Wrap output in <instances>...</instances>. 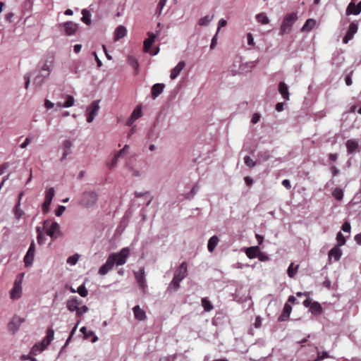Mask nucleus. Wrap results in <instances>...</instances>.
<instances>
[{
    "mask_svg": "<svg viewBox=\"0 0 361 361\" xmlns=\"http://www.w3.org/2000/svg\"><path fill=\"white\" fill-rule=\"evenodd\" d=\"M297 19L298 16L295 13H289L286 14L281 25L279 34L281 35L288 34L291 31L292 26Z\"/></svg>",
    "mask_w": 361,
    "mask_h": 361,
    "instance_id": "1",
    "label": "nucleus"
},
{
    "mask_svg": "<svg viewBox=\"0 0 361 361\" xmlns=\"http://www.w3.org/2000/svg\"><path fill=\"white\" fill-rule=\"evenodd\" d=\"M129 254L130 249L128 247H123L119 252L111 253L109 257L114 255V265L121 266L126 264Z\"/></svg>",
    "mask_w": 361,
    "mask_h": 361,
    "instance_id": "2",
    "label": "nucleus"
},
{
    "mask_svg": "<svg viewBox=\"0 0 361 361\" xmlns=\"http://www.w3.org/2000/svg\"><path fill=\"white\" fill-rule=\"evenodd\" d=\"M97 201V194L93 191L85 192L80 200V204L85 207H92Z\"/></svg>",
    "mask_w": 361,
    "mask_h": 361,
    "instance_id": "3",
    "label": "nucleus"
},
{
    "mask_svg": "<svg viewBox=\"0 0 361 361\" xmlns=\"http://www.w3.org/2000/svg\"><path fill=\"white\" fill-rule=\"evenodd\" d=\"M44 228H47V235L53 240L56 239L60 233L59 225L57 222H51L46 220L44 221Z\"/></svg>",
    "mask_w": 361,
    "mask_h": 361,
    "instance_id": "4",
    "label": "nucleus"
},
{
    "mask_svg": "<svg viewBox=\"0 0 361 361\" xmlns=\"http://www.w3.org/2000/svg\"><path fill=\"white\" fill-rule=\"evenodd\" d=\"M23 276V274H20L16 279L15 280L13 287L11 290L10 292V296L11 298L13 300L19 299L21 297L22 295V288H21V283H22V277Z\"/></svg>",
    "mask_w": 361,
    "mask_h": 361,
    "instance_id": "5",
    "label": "nucleus"
},
{
    "mask_svg": "<svg viewBox=\"0 0 361 361\" xmlns=\"http://www.w3.org/2000/svg\"><path fill=\"white\" fill-rule=\"evenodd\" d=\"M99 109V101H94L87 109V121L91 123Z\"/></svg>",
    "mask_w": 361,
    "mask_h": 361,
    "instance_id": "6",
    "label": "nucleus"
},
{
    "mask_svg": "<svg viewBox=\"0 0 361 361\" xmlns=\"http://www.w3.org/2000/svg\"><path fill=\"white\" fill-rule=\"evenodd\" d=\"M35 253V245L34 241H32L29 247V249L24 257V262L25 267H30L32 264L34 257Z\"/></svg>",
    "mask_w": 361,
    "mask_h": 361,
    "instance_id": "7",
    "label": "nucleus"
},
{
    "mask_svg": "<svg viewBox=\"0 0 361 361\" xmlns=\"http://www.w3.org/2000/svg\"><path fill=\"white\" fill-rule=\"evenodd\" d=\"M358 30V25L355 22L350 23L348 30L343 38V43L347 44L350 40H351L354 35L357 32Z\"/></svg>",
    "mask_w": 361,
    "mask_h": 361,
    "instance_id": "8",
    "label": "nucleus"
},
{
    "mask_svg": "<svg viewBox=\"0 0 361 361\" xmlns=\"http://www.w3.org/2000/svg\"><path fill=\"white\" fill-rule=\"evenodd\" d=\"M25 322V319L20 318V317L15 316L12 320L8 324V329L12 333L16 332L22 323Z\"/></svg>",
    "mask_w": 361,
    "mask_h": 361,
    "instance_id": "9",
    "label": "nucleus"
},
{
    "mask_svg": "<svg viewBox=\"0 0 361 361\" xmlns=\"http://www.w3.org/2000/svg\"><path fill=\"white\" fill-rule=\"evenodd\" d=\"M188 275V264L185 262L180 264L178 268L176 270L174 276L180 281L183 280Z\"/></svg>",
    "mask_w": 361,
    "mask_h": 361,
    "instance_id": "10",
    "label": "nucleus"
},
{
    "mask_svg": "<svg viewBox=\"0 0 361 361\" xmlns=\"http://www.w3.org/2000/svg\"><path fill=\"white\" fill-rule=\"evenodd\" d=\"M60 27L64 28V31L67 35H73L78 30V24L73 21H68L59 25Z\"/></svg>",
    "mask_w": 361,
    "mask_h": 361,
    "instance_id": "11",
    "label": "nucleus"
},
{
    "mask_svg": "<svg viewBox=\"0 0 361 361\" xmlns=\"http://www.w3.org/2000/svg\"><path fill=\"white\" fill-rule=\"evenodd\" d=\"M114 255L108 257L106 262L99 269L100 275L106 274L114 267Z\"/></svg>",
    "mask_w": 361,
    "mask_h": 361,
    "instance_id": "12",
    "label": "nucleus"
},
{
    "mask_svg": "<svg viewBox=\"0 0 361 361\" xmlns=\"http://www.w3.org/2000/svg\"><path fill=\"white\" fill-rule=\"evenodd\" d=\"M346 15L349 16L350 14L358 15L361 13V1H360L357 4H355L353 1H352L348 6L346 8Z\"/></svg>",
    "mask_w": 361,
    "mask_h": 361,
    "instance_id": "13",
    "label": "nucleus"
},
{
    "mask_svg": "<svg viewBox=\"0 0 361 361\" xmlns=\"http://www.w3.org/2000/svg\"><path fill=\"white\" fill-rule=\"evenodd\" d=\"M185 66V61H180L171 71L170 78L175 80Z\"/></svg>",
    "mask_w": 361,
    "mask_h": 361,
    "instance_id": "14",
    "label": "nucleus"
},
{
    "mask_svg": "<svg viewBox=\"0 0 361 361\" xmlns=\"http://www.w3.org/2000/svg\"><path fill=\"white\" fill-rule=\"evenodd\" d=\"M81 304V301L79 300L76 297L72 299H69L66 302V307L70 312L77 311L78 306Z\"/></svg>",
    "mask_w": 361,
    "mask_h": 361,
    "instance_id": "15",
    "label": "nucleus"
},
{
    "mask_svg": "<svg viewBox=\"0 0 361 361\" xmlns=\"http://www.w3.org/2000/svg\"><path fill=\"white\" fill-rule=\"evenodd\" d=\"M291 311H292L291 305L290 304H288V302L286 303L284 305L283 312H282L281 314L280 315V317H279V322L286 321L289 318Z\"/></svg>",
    "mask_w": 361,
    "mask_h": 361,
    "instance_id": "16",
    "label": "nucleus"
},
{
    "mask_svg": "<svg viewBox=\"0 0 361 361\" xmlns=\"http://www.w3.org/2000/svg\"><path fill=\"white\" fill-rule=\"evenodd\" d=\"M342 255V251L338 246H334L329 252V259L331 260L334 259L335 261H338Z\"/></svg>",
    "mask_w": 361,
    "mask_h": 361,
    "instance_id": "17",
    "label": "nucleus"
},
{
    "mask_svg": "<svg viewBox=\"0 0 361 361\" xmlns=\"http://www.w3.org/2000/svg\"><path fill=\"white\" fill-rule=\"evenodd\" d=\"M345 145L348 154H353L359 149L358 142L355 140H348L346 142Z\"/></svg>",
    "mask_w": 361,
    "mask_h": 361,
    "instance_id": "18",
    "label": "nucleus"
},
{
    "mask_svg": "<svg viewBox=\"0 0 361 361\" xmlns=\"http://www.w3.org/2000/svg\"><path fill=\"white\" fill-rule=\"evenodd\" d=\"M165 87L164 84L157 83L152 87V97L156 99L159 94H161Z\"/></svg>",
    "mask_w": 361,
    "mask_h": 361,
    "instance_id": "19",
    "label": "nucleus"
},
{
    "mask_svg": "<svg viewBox=\"0 0 361 361\" xmlns=\"http://www.w3.org/2000/svg\"><path fill=\"white\" fill-rule=\"evenodd\" d=\"M126 28L123 25H119L114 32V40L118 41L123 38L126 35Z\"/></svg>",
    "mask_w": 361,
    "mask_h": 361,
    "instance_id": "20",
    "label": "nucleus"
},
{
    "mask_svg": "<svg viewBox=\"0 0 361 361\" xmlns=\"http://www.w3.org/2000/svg\"><path fill=\"white\" fill-rule=\"evenodd\" d=\"M133 313L135 318L137 320L142 321L146 319L145 312L142 310L139 305H136L133 307Z\"/></svg>",
    "mask_w": 361,
    "mask_h": 361,
    "instance_id": "21",
    "label": "nucleus"
},
{
    "mask_svg": "<svg viewBox=\"0 0 361 361\" xmlns=\"http://www.w3.org/2000/svg\"><path fill=\"white\" fill-rule=\"evenodd\" d=\"M259 252V247L258 246H252L246 249L245 254L250 259H254L257 257Z\"/></svg>",
    "mask_w": 361,
    "mask_h": 361,
    "instance_id": "22",
    "label": "nucleus"
},
{
    "mask_svg": "<svg viewBox=\"0 0 361 361\" xmlns=\"http://www.w3.org/2000/svg\"><path fill=\"white\" fill-rule=\"evenodd\" d=\"M149 37L144 41V50L146 52H149L151 46L155 41L156 36L153 33H148Z\"/></svg>",
    "mask_w": 361,
    "mask_h": 361,
    "instance_id": "23",
    "label": "nucleus"
},
{
    "mask_svg": "<svg viewBox=\"0 0 361 361\" xmlns=\"http://www.w3.org/2000/svg\"><path fill=\"white\" fill-rule=\"evenodd\" d=\"M72 147V142L66 140L63 143V156L61 159V161H63L64 159H66V157L71 154V148Z\"/></svg>",
    "mask_w": 361,
    "mask_h": 361,
    "instance_id": "24",
    "label": "nucleus"
},
{
    "mask_svg": "<svg viewBox=\"0 0 361 361\" xmlns=\"http://www.w3.org/2000/svg\"><path fill=\"white\" fill-rule=\"evenodd\" d=\"M316 25V20L313 18H309L301 28L302 32H310Z\"/></svg>",
    "mask_w": 361,
    "mask_h": 361,
    "instance_id": "25",
    "label": "nucleus"
},
{
    "mask_svg": "<svg viewBox=\"0 0 361 361\" xmlns=\"http://www.w3.org/2000/svg\"><path fill=\"white\" fill-rule=\"evenodd\" d=\"M279 91L284 99H289V92L286 84L283 82H280L279 84Z\"/></svg>",
    "mask_w": 361,
    "mask_h": 361,
    "instance_id": "26",
    "label": "nucleus"
},
{
    "mask_svg": "<svg viewBox=\"0 0 361 361\" xmlns=\"http://www.w3.org/2000/svg\"><path fill=\"white\" fill-rule=\"evenodd\" d=\"M66 101L65 102V103L57 102L56 104L57 107L68 108V107H71V106H73L74 101H75L73 97L71 95H66Z\"/></svg>",
    "mask_w": 361,
    "mask_h": 361,
    "instance_id": "27",
    "label": "nucleus"
},
{
    "mask_svg": "<svg viewBox=\"0 0 361 361\" xmlns=\"http://www.w3.org/2000/svg\"><path fill=\"white\" fill-rule=\"evenodd\" d=\"M54 331L51 328L47 329V335L42 341L44 346H48L54 339Z\"/></svg>",
    "mask_w": 361,
    "mask_h": 361,
    "instance_id": "28",
    "label": "nucleus"
},
{
    "mask_svg": "<svg viewBox=\"0 0 361 361\" xmlns=\"http://www.w3.org/2000/svg\"><path fill=\"white\" fill-rule=\"evenodd\" d=\"M80 331L82 333L85 339H88L93 336L92 339V343L96 342L98 339L97 336L94 335V332L92 331H88L85 326H82L80 329Z\"/></svg>",
    "mask_w": 361,
    "mask_h": 361,
    "instance_id": "29",
    "label": "nucleus"
},
{
    "mask_svg": "<svg viewBox=\"0 0 361 361\" xmlns=\"http://www.w3.org/2000/svg\"><path fill=\"white\" fill-rule=\"evenodd\" d=\"M219 240L216 235L211 237L208 241L207 248L209 252H213L216 247Z\"/></svg>",
    "mask_w": 361,
    "mask_h": 361,
    "instance_id": "30",
    "label": "nucleus"
},
{
    "mask_svg": "<svg viewBox=\"0 0 361 361\" xmlns=\"http://www.w3.org/2000/svg\"><path fill=\"white\" fill-rule=\"evenodd\" d=\"M128 148H129V146H128V145H125V147H124L122 149H121V150H120V151H119V152H118L115 155V157H114V159H113L112 162H111V164H110V167H111H111H114V166H115L116 165L118 159L120 157H121V156L124 155V154L126 153V152H127V150H128Z\"/></svg>",
    "mask_w": 361,
    "mask_h": 361,
    "instance_id": "31",
    "label": "nucleus"
},
{
    "mask_svg": "<svg viewBox=\"0 0 361 361\" xmlns=\"http://www.w3.org/2000/svg\"><path fill=\"white\" fill-rule=\"evenodd\" d=\"M13 214L17 219H20L24 215V212L21 209L20 204H19V202H16V204L13 208Z\"/></svg>",
    "mask_w": 361,
    "mask_h": 361,
    "instance_id": "32",
    "label": "nucleus"
},
{
    "mask_svg": "<svg viewBox=\"0 0 361 361\" xmlns=\"http://www.w3.org/2000/svg\"><path fill=\"white\" fill-rule=\"evenodd\" d=\"M128 63L135 69V73H137L139 71V63L137 60L133 56L128 57Z\"/></svg>",
    "mask_w": 361,
    "mask_h": 361,
    "instance_id": "33",
    "label": "nucleus"
},
{
    "mask_svg": "<svg viewBox=\"0 0 361 361\" xmlns=\"http://www.w3.org/2000/svg\"><path fill=\"white\" fill-rule=\"evenodd\" d=\"M299 265L297 264L294 267V264L291 263L288 268L287 273L289 277L293 278L298 272Z\"/></svg>",
    "mask_w": 361,
    "mask_h": 361,
    "instance_id": "34",
    "label": "nucleus"
},
{
    "mask_svg": "<svg viewBox=\"0 0 361 361\" xmlns=\"http://www.w3.org/2000/svg\"><path fill=\"white\" fill-rule=\"evenodd\" d=\"M310 309L313 314H320L322 312V307L321 305L317 302H312Z\"/></svg>",
    "mask_w": 361,
    "mask_h": 361,
    "instance_id": "35",
    "label": "nucleus"
},
{
    "mask_svg": "<svg viewBox=\"0 0 361 361\" xmlns=\"http://www.w3.org/2000/svg\"><path fill=\"white\" fill-rule=\"evenodd\" d=\"M256 19L258 23H260L263 25H267L269 23V20L264 13H260L257 14L256 16Z\"/></svg>",
    "mask_w": 361,
    "mask_h": 361,
    "instance_id": "36",
    "label": "nucleus"
},
{
    "mask_svg": "<svg viewBox=\"0 0 361 361\" xmlns=\"http://www.w3.org/2000/svg\"><path fill=\"white\" fill-rule=\"evenodd\" d=\"M82 17L81 18V20L85 23L86 25H90L91 24V16L90 12L86 10L83 9L82 11Z\"/></svg>",
    "mask_w": 361,
    "mask_h": 361,
    "instance_id": "37",
    "label": "nucleus"
},
{
    "mask_svg": "<svg viewBox=\"0 0 361 361\" xmlns=\"http://www.w3.org/2000/svg\"><path fill=\"white\" fill-rule=\"evenodd\" d=\"M201 302L204 311L209 312L214 309L213 305L207 298H203Z\"/></svg>",
    "mask_w": 361,
    "mask_h": 361,
    "instance_id": "38",
    "label": "nucleus"
},
{
    "mask_svg": "<svg viewBox=\"0 0 361 361\" xmlns=\"http://www.w3.org/2000/svg\"><path fill=\"white\" fill-rule=\"evenodd\" d=\"M135 276L137 283H140V282L142 283L143 281H145L144 268H141L138 272H135Z\"/></svg>",
    "mask_w": 361,
    "mask_h": 361,
    "instance_id": "39",
    "label": "nucleus"
},
{
    "mask_svg": "<svg viewBox=\"0 0 361 361\" xmlns=\"http://www.w3.org/2000/svg\"><path fill=\"white\" fill-rule=\"evenodd\" d=\"M332 195L336 200H341L343 197V191L340 188H336L332 192Z\"/></svg>",
    "mask_w": 361,
    "mask_h": 361,
    "instance_id": "40",
    "label": "nucleus"
},
{
    "mask_svg": "<svg viewBox=\"0 0 361 361\" xmlns=\"http://www.w3.org/2000/svg\"><path fill=\"white\" fill-rule=\"evenodd\" d=\"M213 19V16H205L203 18H201L199 21H198V24L200 25V26H206L210 22L211 20Z\"/></svg>",
    "mask_w": 361,
    "mask_h": 361,
    "instance_id": "41",
    "label": "nucleus"
},
{
    "mask_svg": "<svg viewBox=\"0 0 361 361\" xmlns=\"http://www.w3.org/2000/svg\"><path fill=\"white\" fill-rule=\"evenodd\" d=\"M46 348L47 346H44V345H42V342L39 344H35L32 348V353L37 355L44 350Z\"/></svg>",
    "mask_w": 361,
    "mask_h": 361,
    "instance_id": "42",
    "label": "nucleus"
},
{
    "mask_svg": "<svg viewBox=\"0 0 361 361\" xmlns=\"http://www.w3.org/2000/svg\"><path fill=\"white\" fill-rule=\"evenodd\" d=\"M317 352V357L314 361H321L324 359L329 358V355L327 352H320L318 350V348H315Z\"/></svg>",
    "mask_w": 361,
    "mask_h": 361,
    "instance_id": "43",
    "label": "nucleus"
},
{
    "mask_svg": "<svg viewBox=\"0 0 361 361\" xmlns=\"http://www.w3.org/2000/svg\"><path fill=\"white\" fill-rule=\"evenodd\" d=\"M142 109L140 106H137L131 114L132 120H137L142 115Z\"/></svg>",
    "mask_w": 361,
    "mask_h": 361,
    "instance_id": "44",
    "label": "nucleus"
},
{
    "mask_svg": "<svg viewBox=\"0 0 361 361\" xmlns=\"http://www.w3.org/2000/svg\"><path fill=\"white\" fill-rule=\"evenodd\" d=\"M336 240L338 242V245L336 246H342L345 244V238L342 234L341 232H338L336 235Z\"/></svg>",
    "mask_w": 361,
    "mask_h": 361,
    "instance_id": "45",
    "label": "nucleus"
},
{
    "mask_svg": "<svg viewBox=\"0 0 361 361\" xmlns=\"http://www.w3.org/2000/svg\"><path fill=\"white\" fill-rule=\"evenodd\" d=\"M54 197V189L53 188H48L45 192L44 199L52 201Z\"/></svg>",
    "mask_w": 361,
    "mask_h": 361,
    "instance_id": "46",
    "label": "nucleus"
},
{
    "mask_svg": "<svg viewBox=\"0 0 361 361\" xmlns=\"http://www.w3.org/2000/svg\"><path fill=\"white\" fill-rule=\"evenodd\" d=\"M51 203V200L44 199V201L42 205V209L44 214H47L49 212Z\"/></svg>",
    "mask_w": 361,
    "mask_h": 361,
    "instance_id": "47",
    "label": "nucleus"
},
{
    "mask_svg": "<svg viewBox=\"0 0 361 361\" xmlns=\"http://www.w3.org/2000/svg\"><path fill=\"white\" fill-rule=\"evenodd\" d=\"M245 164L250 168H252L256 165V162L253 161L249 156L244 157Z\"/></svg>",
    "mask_w": 361,
    "mask_h": 361,
    "instance_id": "48",
    "label": "nucleus"
},
{
    "mask_svg": "<svg viewBox=\"0 0 361 361\" xmlns=\"http://www.w3.org/2000/svg\"><path fill=\"white\" fill-rule=\"evenodd\" d=\"M88 310L89 309L86 305L79 307L76 311V316L78 317H80L84 313H86L88 311Z\"/></svg>",
    "mask_w": 361,
    "mask_h": 361,
    "instance_id": "49",
    "label": "nucleus"
},
{
    "mask_svg": "<svg viewBox=\"0 0 361 361\" xmlns=\"http://www.w3.org/2000/svg\"><path fill=\"white\" fill-rule=\"evenodd\" d=\"M39 75H42V78L45 80L47 78L49 75V68L47 65H44L42 68Z\"/></svg>",
    "mask_w": 361,
    "mask_h": 361,
    "instance_id": "50",
    "label": "nucleus"
},
{
    "mask_svg": "<svg viewBox=\"0 0 361 361\" xmlns=\"http://www.w3.org/2000/svg\"><path fill=\"white\" fill-rule=\"evenodd\" d=\"M44 82L42 75L38 74L34 79L33 84L37 87H39Z\"/></svg>",
    "mask_w": 361,
    "mask_h": 361,
    "instance_id": "51",
    "label": "nucleus"
},
{
    "mask_svg": "<svg viewBox=\"0 0 361 361\" xmlns=\"http://www.w3.org/2000/svg\"><path fill=\"white\" fill-rule=\"evenodd\" d=\"M77 292L82 297H86L88 294V291L84 285H81L78 287Z\"/></svg>",
    "mask_w": 361,
    "mask_h": 361,
    "instance_id": "52",
    "label": "nucleus"
},
{
    "mask_svg": "<svg viewBox=\"0 0 361 361\" xmlns=\"http://www.w3.org/2000/svg\"><path fill=\"white\" fill-rule=\"evenodd\" d=\"M79 256L78 255H75L71 256L67 259V263L71 265H75L78 261Z\"/></svg>",
    "mask_w": 361,
    "mask_h": 361,
    "instance_id": "53",
    "label": "nucleus"
},
{
    "mask_svg": "<svg viewBox=\"0 0 361 361\" xmlns=\"http://www.w3.org/2000/svg\"><path fill=\"white\" fill-rule=\"evenodd\" d=\"M181 281L178 280V279L173 277L171 282V284L170 286L174 288L175 290L178 289L180 286V282Z\"/></svg>",
    "mask_w": 361,
    "mask_h": 361,
    "instance_id": "54",
    "label": "nucleus"
},
{
    "mask_svg": "<svg viewBox=\"0 0 361 361\" xmlns=\"http://www.w3.org/2000/svg\"><path fill=\"white\" fill-rule=\"evenodd\" d=\"M66 207L64 206H59L55 210V214L57 216H60L65 211Z\"/></svg>",
    "mask_w": 361,
    "mask_h": 361,
    "instance_id": "55",
    "label": "nucleus"
},
{
    "mask_svg": "<svg viewBox=\"0 0 361 361\" xmlns=\"http://www.w3.org/2000/svg\"><path fill=\"white\" fill-rule=\"evenodd\" d=\"M269 154L268 152H260L259 154V157L262 160V161H267L269 159Z\"/></svg>",
    "mask_w": 361,
    "mask_h": 361,
    "instance_id": "56",
    "label": "nucleus"
},
{
    "mask_svg": "<svg viewBox=\"0 0 361 361\" xmlns=\"http://www.w3.org/2000/svg\"><path fill=\"white\" fill-rule=\"evenodd\" d=\"M45 240H46V238H45L44 234L37 235V240L39 244H40V245L44 244L45 243Z\"/></svg>",
    "mask_w": 361,
    "mask_h": 361,
    "instance_id": "57",
    "label": "nucleus"
},
{
    "mask_svg": "<svg viewBox=\"0 0 361 361\" xmlns=\"http://www.w3.org/2000/svg\"><path fill=\"white\" fill-rule=\"evenodd\" d=\"M78 324H79V321H78V322L76 323V324L75 325V326L73 328L72 331H71L70 333V336L68 337V338L67 339L66 341V343H68L69 342V341L71 339V338L73 337V336L75 334V331L78 328Z\"/></svg>",
    "mask_w": 361,
    "mask_h": 361,
    "instance_id": "58",
    "label": "nucleus"
},
{
    "mask_svg": "<svg viewBox=\"0 0 361 361\" xmlns=\"http://www.w3.org/2000/svg\"><path fill=\"white\" fill-rule=\"evenodd\" d=\"M166 1H167V0H160L159 1L158 6H157V9L159 10V13H161L163 8L165 6Z\"/></svg>",
    "mask_w": 361,
    "mask_h": 361,
    "instance_id": "59",
    "label": "nucleus"
},
{
    "mask_svg": "<svg viewBox=\"0 0 361 361\" xmlns=\"http://www.w3.org/2000/svg\"><path fill=\"white\" fill-rule=\"evenodd\" d=\"M227 25V21L223 18L220 19L219 23H218V29H217V32H219V30L226 26Z\"/></svg>",
    "mask_w": 361,
    "mask_h": 361,
    "instance_id": "60",
    "label": "nucleus"
},
{
    "mask_svg": "<svg viewBox=\"0 0 361 361\" xmlns=\"http://www.w3.org/2000/svg\"><path fill=\"white\" fill-rule=\"evenodd\" d=\"M350 224L348 222H345L342 226V230L344 232H350Z\"/></svg>",
    "mask_w": 361,
    "mask_h": 361,
    "instance_id": "61",
    "label": "nucleus"
},
{
    "mask_svg": "<svg viewBox=\"0 0 361 361\" xmlns=\"http://www.w3.org/2000/svg\"><path fill=\"white\" fill-rule=\"evenodd\" d=\"M259 118H260V116L259 114H257V113L254 114L252 117V123L254 124L257 123L259 121Z\"/></svg>",
    "mask_w": 361,
    "mask_h": 361,
    "instance_id": "62",
    "label": "nucleus"
},
{
    "mask_svg": "<svg viewBox=\"0 0 361 361\" xmlns=\"http://www.w3.org/2000/svg\"><path fill=\"white\" fill-rule=\"evenodd\" d=\"M330 171L333 176H336L339 173V170L335 166H331Z\"/></svg>",
    "mask_w": 361,
    "mask_h": 361,
    "instance_id": "63",
    "label": "nucleus"
},
{
    "mask_svg": "<svg viewBox=\"0 0 361 361\" xmlns=\"http://www.w3.org/2000/svg\"><path fill=\"white\" fill-rule=\"evenodd\" d=\"M13 16H14V14L12 12H9L6 15L5 19L6 21L11 23L13 20Z\"/></svg>",
    "mask_w": 361,
    "mask_h": 361,
    "instance_id": "64",
    "label": "nucleus"
}]
</instances>
